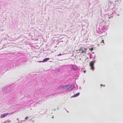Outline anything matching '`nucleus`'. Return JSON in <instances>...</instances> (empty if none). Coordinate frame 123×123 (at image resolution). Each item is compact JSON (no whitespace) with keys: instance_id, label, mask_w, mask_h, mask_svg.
Wrapping results in <instances>:
<instances>
[{"instance_id":"14","label":"nucleus","mask_w":123,"mask_h":123,"mask_svg":"<svg viewBox=\"0 0 123 123\" xmlns=\"http://www.w3.org/2000/svg\"><path fill=\"white\" fill-rule=\"evenodd\" d=\"M39 62H42V61H39Z\"/></svg>"},{"instance_id":"3","label":"nucleus","mask_w":123,"mask_h":123,"mask_svg":"<svg viewBox=\"0 0 123 123\" xmlns=\"http://www.w3.org/2000/svg\"><path fill=\"white\" fill-rule=\"evenodd\" d=\"M95 61H94L90 62V69L93 71L94 69V65Z\"/></svg>"},{"instance_id":"9","label":"nucleus","mask_w":123,"mask_h":123,"mask_svg":"<svg viewBox=\"0 0 123 123\" xmlns=\"http://www.w3.org/2000/svg\"><path fill=\"white\" fill-rule=\"evenodd\" d=\"M90 49L92 51L93 50V48H91Z\"/></svg>"},{"instance_id":"2","label":"nucleus","mask_w":123,"mask_h":123,"mask_svg":"<svg viewBox=\"0 0 123 123\" xmlns=\"http://www.w3.org/2000/svg\"><path fill=\"white\" fill-rule=\"evenodd\" d=\"M74 87V85H68L64 86V88L66 90H70Z\"/></svg>"},{"instance_id":"15","label":"nucleus","mask_w":123,"mask_h":123,"mask_svg":"<svg viewBox=\"0 0 123 123\" xmlns=\"http://www.w3.org/2000/svg\"><path fill=\"white\" fill-rule=\"evenodd\" d=\"M101 86H102V84H101L100 85Z\"/></svg>"},{"instance_id":"4","label":"nucleus","mask_w":123,"mask_h":123,"mask_svg":"<svg viewBox=\"0 0 123 123\" xmlns=\"http://www.w3.org/2000/svg\"><path fill=\"white\" fill-rule=\"evenodd\" d=\"M10 114L9 113H4L1 115V118H4L5 117V116H6L7 115H9Z\"/></svg>"},{"instance_id":"1","label":"nucleus","mask_w":123,"mask_h":123,"mask_svg":"<svg viewBox=\"0 0 123 123\" xmlns=\"http://www.w3.org/2000/svg\"><path fill=\"white\" fill-rule=\"evenodd\" d=\"M87 49V48H85L83 47H81L79 49L77 50L78 52H80V53L86 54V50Z\"/></svg>"},{"instance_id":"10","label":"nucleus","mask_w":123,"mask_h":123,"mask_svg":"<svg viewBox=\"0 0 123 123\" xmlns=\"http://www.w3.org/2000/svg\"><path fill=\"white\" fill-rule=\"evenodd\" d=\"M111 17H113L111 16V17H108L109 18H111Z\"/></svg>"},{"instance_id":"7","label":"nucleus","mask_w":123,"mask_h":123,"mask_svg":"<svg viewBox=\"0 0 123 123\" xmlns=\"http://www.w3.org/2000/svg\"><path fill=\"white\" fill-rule=\"evenodd\" d=\"M77 68H74L72 67L71 69L72 70H77Z\"/></svg>"},{"instance_id":"12","label":"nucleus","mask_w":123,"mask_h":123,"mask_svg":"<svg viewBox=\"0 0 123 123\" xmlns=\"http://www.w3.org/2000/svg\"><path fill=\"white\" fill-rule=\"evenodd\" d=\"M86 71L85 70H84V73H86Z\"/></svg>"},{"instance_id":"6","label":"nucleus","mask_w":123,"mask_h":123,"mask_svg":"<svg viewBox=\"0 0 123 123\" xmlns=\"http://www.w3.org/2000/svg\"><path fill=\"white\" fill-rule=\"evenodd\" d=\"M80 94L79 93H77L76 94H75L74 95H73L72 97H74L78 96Z\"/></svg>"},{"instance_id":"13","label":"nucleus","mask_w":123,"mask_h":123,"mask_svg":"<svg viewBox=\"0 0 123 123\" xmlns=\"http://www.w3.org/2000/svg\"><path fill=\"white\" fill-rule=\"evenodd\" d=\"M61 55V54H60L58 55L59 56H60V55Z\"/></svg>"},{"instance_id":"11","label":"nucleus","mask_w":123,"mask_h":123,"mask_svg":"<svg viewBox=\"0 0 123 123\" xmlns=\"http://www.w3.org/2000/svg\"><path fill=\"white\" fill-rule=\"evenodd\" d=\"M28 118V117H26L25 118V120L27 119Z\"/></svg>"},{"instance_id":"8","label":"nucleus","mask_w":123,"mask_h":123,"mask_svg":"<svg viewBox=\"0 0 123 123\" xmlns=\"http://www.w3.org/2000/svg\"><path fill=\"white\" fill-rule=\"evenodd\" d=\"M101 43H103V44L102 45H104L105 44H104V40H102V42H101Z\"/></svg>"},{"instance_id":"5","label":"nucleus","mask_w":123,"mask_h":123,"mask_svg":"<svg viewBox=\"0 0 123 123\" xmlns=\"http://www.w3.org/2000/svg\"><path fill=\"white\" fill-rule=\"evenodd\" d=\"M50 58H46L45 59H44L42 61V62H45L48 60H49Z\"/></svg>"}]
</instances>
